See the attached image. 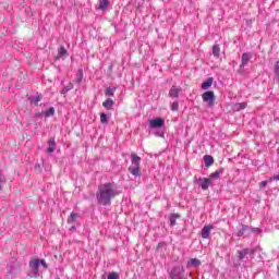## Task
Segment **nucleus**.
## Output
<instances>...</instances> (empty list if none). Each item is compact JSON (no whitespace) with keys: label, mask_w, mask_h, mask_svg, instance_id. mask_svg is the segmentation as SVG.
Returning a JSON list of instances; mask_svg holds the SVG:
<instances>
[{"label":"nucleus","mask_w":279,"mask_h":279,"mask_svg":"<svg viewBox=\"0 0 279 279\" xmlns=\"http://www.w3.org/2000/svg\"><path fill=\"white\" fill-rule=\"evenodd\" d=\"M120 193L114 183H104L98 186L96 199L100 206H110L112 197H118Z\"/></svg>","instance_id":"1"},{"label":"nucleus","mask_w":279,"mask_h":279,"mask_svg":"<svg viewBox=\"0 0 279 279\" xmlns=\"http://www.w3.org/2000/svg\"><path fill=\"white\" fill-rule=\"evenodd\" d=\"M129 171L135 178H141V157L135 153L131 154V166Z\"/></svg>","instance_id":"2"},{"label":"nucleus","mask_w":279,"mask_h":279,"mask_svg":"<svg viewBox=\"0 0 279 279\" xmlns=\"http://www.w3.org/2000/svg\"><path fill=\"white\" fill-rule=\"evenodd\" d=\"M169 278L170 279H186V275L184 274V268L183 267H174L171 269L169 272Z\"/></svg>","instance_id":"3"},{"label":"nucleus","mask_w":279,"mask_h":279,"mask_svg":"<svg viewBox=\"0 0 279 279\" xmlns=\"http://www.w3.org/2000/svg\"><path fill=\"white\" fill-rule=\"evenodd\" d=\"M203 101H207L208 106L213 107L215 106V92L209 90V92H205L202 95Z\"/></svg>","instance_id":"4"},{"label":"nucleus","mask_w":279,"mask_h":279,"mask_svg":"<svg viewBox=\"0 0 279 279\" xmlns=\"http://www.w3.org/2000/svg\"><path fill=\"white\" fill-rule=\"evenodd\" d=\"M211 230H215V226L213 225L204 226L201 231L202 239H208L210 236Z\"/></svg>","instance_id":"5"},{"label":"nucleus","mask_w":279,"mask_h":279,"mask_svg":"<svg viewBox=\"0 0 279 279\" xmlns=\"http://www.w3.org/2000/svg\"><path fill=\"white\" fill-rule=\"evenodd\" d=\"M198 182L203 191H208V187L213 185V181L209 178L199 179Z\"/></svg>","instance_id":"6"},{"label":"nucleus","mask_w":279,"mask_h":279,"mask_svg":"<svg viewBox=\"0 0 279 279\" xmlns=\"http://www.w3.org/2000/svg\"><path fill=\"white\" fill-rule=\"evenodd\" d=\"M250 60H252V52H244L242 54V59H241V64L240 66H247V63L250 62Z\"/></svg>","instance_id":"7"},{"label":"nucleus","mask_w":279,"mask_h":279,"mask_svg":"<svg viewBox=\"0 0 279 279\" xmlns=\"http://www.w3.org/2000/svg\"><path fill=\"white\" fill-rule=\"evenodd\" d=\"M180 93H182V87L173 85L169 90V97L178 98Z\"/></svg>","instance_id":"8"},{"label":"nucleus","mask_w":279,"mask_h":279,"mask_svg":"<svg viewBox=\"0 0 279 279\" xmlns=\"http://www.w3.org/2000/svg\"><path fill=\"white\" fill-rule=\"evenodd\" d=\"M165 125V120L162 119H154L149 121V126L154 129L162 128Z\"/></svg>","instance_id":"9"},{"label":"nucleus","mask_w":279,"mask_h":279,"mask_svg":"<svg viewBox=\"0 0 279 279\" xmlns=\"http://www.w3.org/2000/svg\"><path fill=\"white\" fill-rule=\"evenodd\" d=\"M29 267L35 274H38V269H40V259H32L29 262Z\"/></svg>","instance_id":"10"},{"label":"nucleus","mask_w":279,"mask_h":279,"mask_svg":"<svg viewBox=\"0 0 279 279\" xmlns=\"http://www.w3.org/2000/svg\"><path fill=\"white\" fill-rule=\"evenodd\" d=\"M221 173H223V169H219V170H216L215 172L210 173L209 174V180H219V178H221Z\"/></svg>","instance_id":"11"},{"label":"nucleus","mask_w":279,"mask_h":279,"mask_svg":"<svg viewBox=\"0 0 279 279\" xmlns=\"http://www.w3.org/2000/svg\"><path fill=\"white\" fill-rule=\"evenodd\" d=\"M204 161H205V167H213V165H215V158H213V156L210 155H205Z\"/></svg>","instance_id":"12"},{"label":"nucleus","mask_w":279,"mask_h":279,"mask_svg":"<svg viewBox=\"0 0 279 279\" xmlns=\"http://www.w3.org/2000/svg\"><path fill=\"white\" fill-rule=\"evenodd\" d=\"M102 106L106 110H112V107L114 106V100H112V98H108L102 102Z\"/></svg>","instance_id":"13"},{"label":"nucleus","mask_w":279,"mask_h":279,"mask_svg":"<svg viewBox=\"0 0 279 279\" xmlns=\"http://www.w3.org/2000/svg\"><path fill=\"white\" fill-rule=\"evenodd\" d=\"M56 151V138L49 140V147H48V154H53Z\"/></svg>","instance_id":"14"},{"label":"nucleus","mask_w":279,"mask_h":279,"mask_svg":"<svg viewBox=\"0 0 279 279\" xmlns=\"http://www.w3.org/2000/svg\"><path fill=\"white\" fill-rule=\"evenodd\" d=\"M213 82H214L213 77L207 78L205 82H203L202 88L204 90L210 88V86H213Z\"/></svg>","instance_id":"15"},{"label":"nucleus","mask_w":279,"mask_h":279,"mask_svg":"<svg viewBox=\"0 0 279 279\" xmlns=\"http://www.w3.org/2000/svg\"><path fill=\"white\" fill-rule=\"evenodd\" d=\"M236 254H238V258H239L240 260H243V258H245V256H246L247 254H250V250H248V248H244V250H242V251H238Z\"/></svg>","instance_id":"16"},{"label":"nucleus","mask_w":279,"mask_h":279,"mask_svg":"<svg viewBox=\"0 0 279 279\" xmlns=\"http://www.w3.org/2000/svg\"><path fill=\"white\" fill-rule=\"evenodd\" d=\"M199 265H202V260L197 259V258H192L189 260L187 266L189 267H199Z\"/></svg>","instance_id":"17"},{"label":"nucleus","mask_w":279,"mask_h":279,"mask_svg":"<svg viewBox=\"0 0 279 279\" xmlns=\"http://www.w3.org/2000/svg\"><path fill=\"white\" fill-rule=\"evenodd\" d=\"M108 5H110L109 0H99L98 10H106V8H108Z\"/></svg>","instance_id":"18"},{"label":"nucleus","mask_w":279,"mask_h":279,"mask_svg":"<svg viewBox=\"0 0 279 279\" xmlns=\"http://www.w3.org/2000/svg\"><path fill=\"white\" fill-rule=\"evenodd\" d=\"M220 53H221V48L219 47V45H214L213 47L214 58H219Z\"/></svg>","instance_id":"19"},{"label":"nucleus","mask_w":279,"mask_h":279,"mask_svg":"<svg viewBox=\"0 0 279 279\" xmlns=\"http://www.w3.org/2000/svg\"><path fill=\"white\" fill-rule=\"evenodd\" d=\"M64 56H69V51H66V48H64V46H61L59 48V54L57 58H64Z\"/></svg>","instance_id":"20"},{"label":"nucleus","mask_w":279,"mask_h":279,"mask_svg":"<svg viewBox=\"0 0 279 279\" xmlns=\"http://www.w3.org/2000/svg\"><path fill=\"white\" fill-rule=\"evenodd\" d=\"M247 230H250V227L247 225H242L241 229L238 231V236H243Z\"/></svg>","instance_id":"21"},{"label":"nucleus","mask_w":279,"mask_h":279,"mask_svg":"<svg viewBox=\"0 0 279 279\" xmlns=\"http://www.w3.org/2000/svg\"><path fill=\"white\" fill-rule=\"evenodd\" d=\"M76 220H77V214L71 213L70 216L68 217V223H75Z\"/></svg>","instance_id":"22"},{"label":"nucleus","mask_w":279,"mask_h":279,"mask_svg":"<svg viewBox=\"0 0 279 279\" xmlns=\"http://www.w3.org/2000/svg\"><path fill=\"white\" fill-rule=\"evenodd\" d=\"M177 219H180V214H172L170 217V226H175Z\"/></svg>","instance_id":"23"},{"label":"nucleus","mask_w":279,"mask_h":279,"mask_svg":"<svg viewBox=\"0 0 279 279\" xmlns=\"http://www.w3.org/2000/svg\"><path fill=\"white\" fill-rule=\"evenodd\" d=\"M114 90H116V88H110V87H108V88L105 90L106 97H114Z\"/></svg>","instance_id":"24"},{"label":"nucleus","mask_w":279,"mask_h":279,"mask_svg":"<svg viewBox=\"0 0 279 279\" xmlns=\"http://www.w3.org/2000/svg\"><path fill=\"white\" fill-rule=\"evenodd\" d=\"M245 108H247V102L235 104V110H245Z\"/></svg>","instance_id":"25"},{"label":"nucleus","mask_w":279,"mask_h":279,"mask_svg":"<svg viewBox=\"0 0 279 279\" xmlns=\"http://www.w3.org/2000/svg\"><path fill=\"white\" fill-rule=\"evenodd\" d=\"M100 123H102V125H107V123H108V114L100 113Z\"/></svg>","instance_id":"26"},{"label":"nucleus","mask_w":279,"mask_h":279,"mask_svg":"<svg viewBox=\"0 0 279 279\" xmlns=\"http://www.w3.org/2000/svg\"><path fill=\"white\" fill-rule=\"evenodd\" d=\"M56 114V109L53 107L49 108V110L45 111V117H53Z\"/></svg>","instance_id":"27"},{"label":"nucleus","mask_w":279,"mask_h":279,"mask_svg":"<svg viewBox=\"0 0 279 279\" xmlns=\"http://www.w3.org/2000/svg\"><path fill=\"white\" fill-rule=\"evenodd\" d=\"M39 101H43V96H40V95L35 96V100L33 101V104L35 106H38Z\"/></svg>","instance_id":"28"},{"label":"nucleus","mask_w":279,"mask_h":279,"mask_svg":"<svg viewBox=\"0 0 279 279\" xmlns=\"http://www.w3.org/2000/svg\"><path fill=\"white\" fill-rule=\"evenodd\" d=\"M108 279H119V275L117 272H110Z\"/></svg>","instance_id":"29"},{"label":"nucleus","mask_w":279,"mask_h":279,"mask_svg":"<svg viewBox=\"0 0 279 279\" xmlns=\"http://www.w3.org/2000/svg\"><path fill=\"white\" fill-rule=\"evenodd\" d=\"M4 178H3V173L0 170V191H3V186L1 185L3 182Z\"/></svg>","instance_id":"30"},{"label":"nucleus","mask_w":279,"mask_h":279,"mask_svg":"<svg viewBox=\"0 0 279 279\" xmlns=\"http://www.w3.org/2000/svg\"><path fill=\"white\" fill-rule=\"evenodd\" d=\"M39 265H43V267L45 268V269H48V265H47V263L45 262V259H39Z\"/></svg>","instance_id":"31"},{"label":"nucleus","mask_w":279,"mask_h":279,"mask_svg":"<svg viewBox=\"0 0 279 279\" xmlns=\"http://www.w3.org/2000/svg\"><path fill=\"white\" fill-rule=\"evenodd\" d=\"M178 108H179L178 101H174V102L171 105V110H178Z\"/></svg>","instance_id":"32"},{"label":"nucleus","mask_w":279,"mask_h":279,"mask_svg":"<svg viewBox=\"0 0 279 279\" xmlns=\"http://www.w3.org/2000/svg\"><path fill=\"white\" fill-rule=\"evenodd\" d=\"M267 186V181L259 182V189H265Z\"/></svg>","instance_id":"33"},{"label":"nucleus","mask_w":279,"mask_h":279,"mask_svg":"<svg viewBox=\"0 0 279 279\" xmlns=\"http://www.w3.org/2000/svg\"><path fill=\"white\" fill-rule=\"evenodd\" d=\"M56 279H60V277H57Z\"/></svg>","instance_id":"34"}]
</instances>
